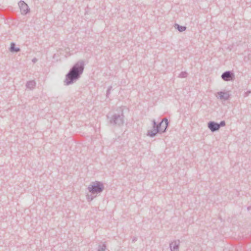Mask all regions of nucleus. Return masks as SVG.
Masks as SVG:
<instances>
[{"label":"nucleus","mask_w":251,"mask_h":251,"mask_svg":"<svg viewBox=\"0 0 251 251\" xmlns=\"http://www.w3.org/2000/svg\"><path fill=\"white\" fill-rule=\"evenodd\" d=\"M84 61L79 60L75 64L65 76L64 82L66 85L74 83L79 79L84 69Z\"/></svg>","instance_id":"obj_1"},{"label":"nucleus","mask_w":251,"mask_h":251,"mask_svg":"<svg viewBox=\"0 0 251 251\" xmlns=\"http://www.w3.org/2000/svg\"><path fill=\"white\" fill-rule=\"evenodd\" d=\"M117 113L110 112L107 115L109 123L112 126H121L124 124V115L123 109L120 107Z\"/></svg>","instance_id":"obj_2"},{"label":"nucleus","mask_w":251,"mask_h":251,"mask_svg":"<svg viewBox=\"0 0 251 251\" xmlns=\"http://www.w3.org/2000/svg\"><path fill=\"white\" fill-rule=\"evenodd\" d=\"M88 190L92 194H99L104 190V185L101 182L95 181L89 185Z\"/></svg>","instance_id":"obj_3"},{"label":"nucleus","mask_w":251,"mask_h":251,"mask_svg":"<svg viewBox=\"0 0 251 251\" xmlns=\"http://www.w3.org/2000/svg\"><path fill=\"white\" fill-rule=\"evenodd\" d=\"M152 122L153 128L148 130L147 133V135L151 137H154L159 133L158 124H157L155 120H153Z\"/></svg>","instance_id":"obj_4"},{"label":"nucleus","mask_w":251,"mask_h":251,"mask_svg":"<svg viewBox=\"0 0 251 251\" xmlns=\"http://www.w3.org/2000/svg\"><path fill=\"white\" fill-rule=\"evenodd\" d=\"M221 77L224 80L228 81L233 80L235 78V75L234 73L231 71H227L222 74Z\"/></svg>","instance_id":"obj_5"},{"label":"nucleus","mask_w":251,"mask_h":251,"mask_svg":"<svg viewBox=\"0 0 251 251\" xmlns=\"http://www.w3.org/2000/svg\"><path fill=\"white\" fill-rule=\"evenodd\" d=\"M168 124L169 123L167 118L162 119L158 124L159 133H162L166 132Z\"/></svg>","instance_id":"obj_6"},{"label":"nucleus","mask_w":251,"mask_h":251,"mask_svg":"<svg viewBox=\"0 0 251 251\" xmlns=\"http://www.w3.org/2000/svg\"><path fill=\"white\" fill-rule=\"evenodd\" d=\"M19 6L22 15H26L29 11L28 5L24 1L20 0L19 2Z\"/></svg>","instance_id":"obj_7"},{"label":"nucleus","mask_w":251,"mask_h":251,"mask_svg":"<svg viewBox=\"0 0 251 251\" xmlns=\"http://www.w3.org/2000/svg\"><path fill=\"white\" fill-rule=\"evenodd\" d=\"M208 127L213 132L218 131L219 129L218 123L213 121H210L208 123Z\"/></svg>","instance_id":"obj_8"},{"label":"nucleus","mask_w":251,"mask_h":251,"mask_svg":"<svg viewBox=\"0 0 251 251\" xmlns=\"http://www.w3.org/2000/svg\"><path fill=\"white\" fill-rule=\"evenodd\" d=\"M179 244V240H175L170 243L169 246L171 251H178Z\"/></svg>","instance_id":"obj_9"},{"label":"nucleus","mask_w":251,"mask_h":251,"mask_svg":"<svg viewBox=\"0 0 251 251\" xmlns=\"http://www.w3.org/2000/svg\"><path fill=\"white\" fill-rule=\"evenodd\" d=\"M217 95L218 96V98L221 100H226L230 97V95L227 92L220 91L217 93Z\"/></svg>","instance_id":"obj_10"},{"label":"nucleus","mask_w":251,"mask_h":251,"mask_svg":"<svg viewBox=\"0 0 251 251\" xmlns=\"http://www.w3.org/2000/svg\"><path fill=\"white\" fill-rule=\"evenodd\" d=\"M9 50L11 52H18L20 51V49L18 47H16L15 44L13 42H12L10 44V47L9 48Z\"/></svg>","instance_id":"obj_11"},{"label":"nucleus","mask_w":251,"mask_h":251,"mask_svg":"<svg viewBox=\"0 0 251 251\" xmlns=\"http://www.w3.org/2000/svg\"><path fill=\"white\" fill-rule=\"evenodd\" d=\"M36 85V82L34 80L27 81L26 84V87L30 90L33 89Z\"/></svg>","instance_id":"obj_12"},{"label":"nucleus","mask_w":251,"mask_h":251,"mask_svg":"<svg viewBox=\"0 0 251 251\" xmlns=\"http://www.w3.org/2000/svg\"><path fill=\"white\" fill-rule=\"evenodd\" d=\"M175 27L180 32H183L185 31L186 29V27L185 26H181L178 24H175Z\"/></svg>","instance_id":"obj_13"},{"label":"nucleus","mask_w":251,"mask_h":251,"mask_svg":"<svg viewBox=\"0 0 251 251\" xmlns=\"http://www.w3.org/2000/svg\"><path fill=\"white\" fill-rule=\"evenodd\" d=\"M106 245L105 243H103L101 246L99 245L98 247V251H105L106 249Z\"/></svg>","instance_id":"obj_14"},{"label":"nucleus","mask_w":251,"mask_h":251,"mask_svg":"<svg viewBox=\"0 0 251 251\" xmlns=\"http://www.w3.org/2000/svg\"><path fill=\"white\" fill-rule=\"evenodd\" d=\"M188 74L186 72H182L179 75V77L185 78L187 76Z\"/></svg>","instance_id":"obj_15"},{"label":"nucleus","mask_w":251,"mask_h":251,"mask_svg":"<svg viewBox=\"0 0 251 251\" xmlns=\"http://www.w3.org/2000/svg\"><path fill=\"white\" fill-rule=\"evenodd\" d=\"M86 198H87L88 201H91L93 200L94 197L93 196H92L91 195L88 194L86 195Z\"/></svg>","instance_id":"obj_16"},{"label":"nucleus","mask_w":251,"mask_h":251,"mask_svg":"<svg viewBox=\"0 0 251 251\" xmlns=\"http://www.w3.org/2000/svg\"><path fill=\"white\" fill-rule=\"evenodd\" d=\"M112 88V87L111 86H110L108 88V89H107V92H106V97H109V95L110 94V91H111Z\"/></svg>","instance_id":"obj_17"},{"label":"nucleus","mask_w":251,"mask_h":251,"mask_svg":"<svg viewBox=\"0 0 251 251\" xmlns=\"http://www.w3.org/2000/svg\"><path fill=\"white\" fill-rule=\"evenodd\" d=\"M218 125L219 126V128L221 126H224L226 125V123L224 121H221L219 124H218Z\"/></svg>","instance_id":"obj_18"},{"label":"nucleus","mask_w":251,"mask_h":251,"mask_svg":"<svg viewBox=\"0 0 251 251\" xmlns=\"http://www.w3.org/2000/svg\"><path fill=\"white\" fill-rule=\"evenodd\" d=\"M251 92L250 91H247L245 93V97H247L249 95V94H250Z\"/></svg>","instance_id":"obj_19"},{"label":"nucleus","mask_w":251,"mask_h":251,"mask_svg":"<svg viewBox=\"0 0 251 251\" xmlns=\"http://www.w3.org/2000/svg\"><path fill=\"white\" fill-rule=\"evenodd\" d=\"M32 61L33 63H35V62H36L37 61V59L36 58H34L32 59Z\"/></svg>","instance_id":"obj_20"},{"label":"nucleus","mask_w":251,"mask_h":251,"mask_svg":"<svg viewBox=\"0 0 251 251\" xmlns=\"http://www.w3.org/2000/svg\"><path fill=\"white\" fill-rule=\"evenodd\" d=\"M137 241V238L136 237H134L132 240V242L133 243L135 242V241Z\"/></svg>","instance_id":"obj_21"}]
</instances>
